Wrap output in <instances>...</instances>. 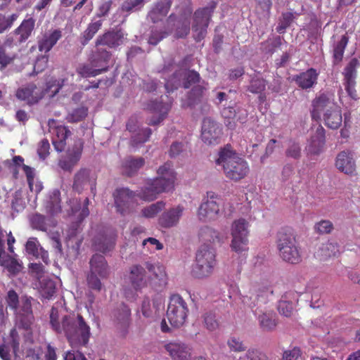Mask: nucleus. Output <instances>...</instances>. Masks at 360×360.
Masks as SVG:
<instances>
[{"mask_svg": "<svg viewBox=\"0 0 360 360\" xmlns=\"http://www.w3.org/2000/svg\"><path fill=\"white\" fill-rule=\"evenodd\" d=\"M278 310L281 314L290 317L292 314L293 304L292 302L281 300L278 302Z\"/></svg>", "mask_w": 360, "mask_h": 360, "instance_id": "nucleus-57", "label": "nucleus"}, {"mask_svg": "<svg viewBox=\"0 0 360 360\" xmlns=\"http://www.w3.org/2000/svg\"><path fill=\"white\" fill-rule=\"evenodd\" d=\"M87 284L91 289L94 290L100 291L102 288V283L98 275L90 271L87 276Z\"/></svg>", "mask_w": 360, "mask_h": 360, "instance_id": "nucleus-60", "label": "nucleus"}, {"mask_svg": "<svg viewBox=\"0 0 360 360\" xmlns=\"http://www.w3.org/2000/svg\"><path fill=\"white\" fill-rule=\"evenodd\" d=\"M217 7V2L212 1L207 6L197 9L193 14L192 30L193 38L200 41L207 34V30L211 20L212 13Z\"/></svg>", "mask_w": 360, "mask_h": 360, "instance_id": "nucleus-7", "label": "nucleus"}, {"mask_svg": "<svg viewBox=\"0 0 360 360\" xmlns=\"http://www.w3.org/2000/svg\"><path fill=\"white\" fill-rule=\"evenodd\" d=\"M165 203L162 201L153 203L141 210L142 215L146 218L154 217L159 212L164 209Z\"/></svg>", "mask_w": 360, "mask_h": 360, "instance_id": "nucleus-55", "label": "nucleus"}, {"mask_svg": "<svg viewBox=\"0 0 360 360\" xmlns=\"http://www.w3.org/2000/svg\"><path fill=\"white\" fill-rule=\"evenodd\" d=\"M164 348L172 360H191L192 349L186 343L180 340H172L165 344ZM193 360H207L202 356Z\"/></svg>", "mask_w": 360, "mask_h": 360, "instance_id": "nucleus-14", "label": "nucleus"}, {"mask_svg": "<svg viewBox=\"0 0 360 360\" xmlns=\"http://www.w3.org/2000/svg\"><path fill=\"white\" fill-rule=\"evenodd\" d=\"M15 96L18 100L25 101L27 105H32L37 103L44 96V93L42 89L34 83H30L24 87L18 89Z\"/></svg>", "mask_w": 360, "mask_h": 360, "instance_id": "nucleus-19", "label": "nucleus"}, {"mask_svg": "<svg viewBox=\"0 0 360 360\" xmlns=\"http://www.w3.org/2000/svg\"><path fill=\"white\" fill-rule=\"evenodd\" d=\"M4 164L15 178L18 177L19 168L20 167L23 168V165H25L24 164V158L20 155H15L11 160H5Z\"/></svg>", "mask_w": 360, "mask_h": 360, "instance_id": "nucleus-47", "label": "nucleus"}, {"mask_svg": "<svg viewBox=\"0 0 360 360\" xmlns=\"http://www.w3.org/2000/svg\"><path fill=\"white\" fill-rule=\"evenodd\" d=\"M325 145L326 130L321 124H319L314 134L311 136L306 150L308 153L317 155L323 152Z\"/></svg>", "mask_w": 360, "mask_h": 360, "instance_id": "nucleus-21", "label": "nucleus"}, {"mask_svg": "<svg viewBox=\"0 0 360 360\" xmlns=\"http://www.w3.org/2000/svg\"><path fill=\"white\" fill-rule=\"evenodd\" d=\"M87 186L93 193L96 191V177L91 174L90 169L81 168L75 174L73 178L72 189L81 193Z\"/></svg>", "mask_w": 360, "mask_h": 360, "instance_id": "nucleus-16", "label": "nucleus"}, {"mask_svg": "<svg viewBox=\"0 0 360 360\" xmlns=\"http://www.w3.org/2000/svg\"><path fill=\"white\" fill-rule=\"evenodd\" d=\"M221 129L218 124L210 117L204 118L202 121L201 139L208 145H215L219 143Z\"/></svg>", "mask_w": 360, "mask_h": 360, "instance_id": "nucleus-17", "label": "nucleus"}, {"mask_svg": "<svg viewBox=\"0 0 360 360\" xmlns=\"http://www.w3.org/2000/svg\"><path fill=\"white\" fill-rule=\"evenodd\" d=\"M301 354L300 349L295 347L292 349H288L283 352L282 360H297Z\"/></svg>", "mask_w": 360, "mask_h": 360, "instance_id": "nucleus-64", "label": "nucleus"}, {"mask_svg": "<svg viewBox=\"0 0 360 360\" xmlns=\"http://www.w3.org/2000/svg\"><path fill=\"white\" fill-rule=\"evenodd\" d=\"M349 37L347 34L342 35L340 39L333 45V63L339 64L343 59L345 48L348 44Z\"/></svg>", "mask_w": 360, "mask_h": 360, "instance_id": "nucleus-36", "label": "nucleus"}, {"mask_svg": "<svg viewBox=\"0 0 360 360\" xmlns=\"http://www.w3.org/2000/svg\"><path fill=\"white\" fill-rule=\"evenodd\" d=\"M111 57V53L104 49H97V50L91 54L89 62L96 68L107 67Z\"/></svg>", "mask_w": 360, "mask_h": 360, "instance_id": "nucleus-35", "label": "nucleus"}, {"mask_svg": "<svg viewBox=\"0 0 360 360\" xmlns=\"http://www.w3.org/2000/svg\"><path fill=\"white\" fill-rule=\"evenodd\" d=\"M205 88L201 85H195L190 91L188 95V105L194 106L199 103L204 94Z\"/></svg>", "mask_w": 360, "mask_h": 360, "instance_id": "nucleus-49", "label": "nucleus"}, {"mask_svg": "<svg viewBox=\"0 0 360 360\" xmlns=\"http://www.w3.org/2000/svg\"><path fill=\"white\" fill-rule=\"evenodd\" d=\"M200 79V74L195 70H179L175 72L172 77L165 83V88L169 92L179 86L184 89L190 88Z\"/></svg>", "mask_w": 360, "mask_h": 360, "instance_id": "nucleus-10", "label": "nucleus"}, {"mask_svg": "<svg viewBox=\"0 0 360 360\" xmlns=\"http://www.w3.org/2000/svg\"><path fill=\"white\" fill-rule=\"evenodd\" d=\"M60 193L58 190L52 192L49 200L46 202V211L51 214H56L61 212Z\"/></svg>", "mask_w": 360, "mask_h": 360, "instance_id": "nucleus-43", "label": "nucleus"}, {"mask_svg": "<svg viewBox=\"0 0 360 360\" xmlns=\"http://www.w3.org/2000/svg\"><path fill=\"white\" fill-rule=\"evenodd\" d=\"M82 152V146H79L75 148H74L72 151L69 150L67 155L59 160V167L64 171L72 172L73 168L79 161Z\"/></svg>", "mask_w": 360, "mask_h": 360, "instance_id": "nucleus-30", "label": "nucleus"}, {"mask_svg": "<svg viewBox=\"0 0 360 360\" xmlns=\"http://www.w3.org/2000/svg\"><path fill=\"white\" fill-rule=\"evenodd\" d=\"M50 144L46 139H42L37 149V153L40 158L44 160L49 154Z\"/></svg>", "mask_w": 360, "mask_h": 360, "instance_id": "nucleus-63", "label": "nucleus"}, {"mask_svg": "<svg viewBox=\"0 0 360 360\" xmlns=\"http://www.w3.org/2000/svg\"><path fill=\"white\" fill-rule=\"evenodd\" d=\"M261 328L264 331L274 330L278 323L276 315L273 313H263L258 316Z\"/></svg>", "mask_w": 360, "mask_h": 360, "instance_id": "nucleus-42", "label": "nucleus"}, {"mask_svg": "<svg viewBox=\"0 0 360 360\" xmlns=\"http://www.w3.org/2000/svg\"><path fill=\"white\" fill-rule=\"evenodd\" d=\"M335 166L342 172L352 174L356 170L353 154L349 150L339 153L336 158Z\"/></svg>", "mask_w": 360, "mask_h": 360, "instance_id": "nucleus-26", "label": "nucleus"}, {"mask_svg": "<svg viewBox=\"0 0 360 360\" xmlns=\"http://www.w3.org/2000/svg\"><path fill=\"white\" fill-rule=\"evenodd\" d=\"M151 134L152 130L148 127L139 129L135 133H132L129 144L134 148L139 147L148 141Z\"/></svg>", "mask_w": 360, "mask_h": 360, "instance_id": "nucleus-39", "label": "nucleus"}, {"mask_svg": "<svg viewBox=\"0 0 360 360\" xmlns=\"http://www.w3.org/2000/svg\"><path fill=\"white\" fill-rule=\"evenodd\" d=\"M216 164L222 167L226 178L234 181L244 179L250 172L248 162L226 145L219 152Z\"/></svg>", "mask_w": 360, "mask_h": 360, "instance_id": "nucleus-4", "label": "nucleus"}, {"mask_svg": "<svg viewBox=\"0 0 360 360\" xmlns=\"http://www.w3.org/2000/svg\"><path fill=\"white\" fill-rule=\"evenodd\" d=\"M112 196L117 212L124 216L133 210L137 194L128 188H119L115 190Z\"/></svg>", "mask_w": 360, "mask_h": 360, "instance_id": "nucleus-11", "label": "nucleus"}, {"mask_svg": "<svg viewBox=\"0 0 360 360\" xmlns=\"http://www.w3.org/2000/svg\"><path fill=\"white\" fill-rule=\"evenodd\" d=\"M160 305H162V303H158L157 300H153V302L151 303L148 297H145L141 304L143 316L146 318L153 317L159 310Z\"/></svg>", "mask_w": 360, "mask_h": 360, "instance_id": "nucleus-44", "label": "nucleus"}, {"mask_svg": "<svg viewBox=\"0 0 360 360\" xmlns=\"http://www.w3.org/2000/svg\"><path fill=\"white\" fill-rule=\"evenodd\" d=\"M145 164V159L142 157L127 158L123 162V168L124 173L131 176L136 174Z\"/></svg>", "mask_w": 360, "mask_h": 360, "instance_id": "nucleus-37", "label": "nucleus"}, {"mask_svg": "<svg viewBox=\"0 0 360 360\" xmlns=\"http://www.w3.org/2000/svg\"><path fill=\"white\" fill-rule=\"evenodd\" d=\"M266 80L262 77L254 76L251 78L247 86V91L252 94H261L266 89Z\"/></svg>", "mask_w": 360, "mask_h": 360, "instance_id": "nucleus-48", "label": "nucleus"}, {"mask_svg": "<svg viewBox=\"0 0 360 360\" xmlns=\"http://www.w3.org/2000/svg\"><path fill=\"white\" fill-rule=\"evenodd\" d=\"M282 39L280 36L273 37L261 43L260 49L266 54H272L281 47Z\"/></svg>", "mask_w": 360, "mask_h": 360, "instance_id": "nucleus-45", "label": "nucleus"}, {"mask_svg": "<svg viewBox=\"0 0 360 360\" xmlns=\"http://www.w3.org/2000/svg\"><path fill=\"white\" fill-rule=\"evenodd\" d=\"M25 249L29 255H32L37 259H41L46 264L49 262L48 252L40 246L36 238H31L27 241Z\"/></svg>", "mask_w": 360, "mask_h": 360, "instance_id": "nucleus-32", "label": "nucleus"}, {"mask_svg": "<svg viewBox=\"0 0 360 360\" xmlns=\"http://www.w3.org/2000/svg\"><path fill=\"white\" fill-rule=\"evenodd\" d=\"M171 108V103H163L158 101H150L146 105V109L151 113L158 114V117L152 116L148 119V125L155 126L162 122L167 117Z\"/></svg>", "mask_w": 360, "mask_h": 360, "instance_id": "nucleus-20", "label": "nucleus"}, {"mask_svg": "<svg viewBox=\"0 0 360 360\" xmlns=\"http://www.w3.org/2000/svg\"><path fill=\"white\" fill-rule=\"evenodd\" d=\"M64 84V79H56L51 78L46 83L45 89H42L44 93V96L47 94L51 98L55 96L59 92Z\"/></svg>", "mask_w": 360, "mask_h": 360, "instance_id": "nucleus-46", "label": "nucleus"}, {"mask_svg": "<svg viewBox=\"0 0 360 360\" xmlns=\"http://www.w3.org/2000/svg\"><path fill=\"white\" fill-rule=\"evenodd\" d=\"M315 229L319 233H329L333 230V225L328 220H322L316 224Z\"/></svg>", "mask_w": 360, "mask_h": 360, "instance_id": "nucleus-62", "label": "nucleus"}, {"mask_svg": "<svg viewBox=\"0 0 360 360\" xmlns=\"http://www.w3.org/2000/svg\"><path fill=\"white\" fill-rule=\"evenodd\" d=\"M108 70V68L107 67L101 68H94V66L91 64V62H89V64H82L77 68V72L84 78L96 77Z\"/></svg>", "mask_w": 360, "mask_h": 360, "instance_id": "nucleus-40", "label": "nucleus"}, {"mask_svg": "<svg viewBox=\"0 0 360 360\" xmlns=\"http://www.w3.org/2000/svg\"><path fill=\"white\" fill-rule=\"evenodd\" d=\"M321 113L324 123L328 128L337 129L340 127L342 122L341 108L333 98L324 94L316 97L312 101V120H321Z\"/></svg>", "mask_w": 360, "mask_h": 360, "instance_id": "nucleus-2", "label": "nucleus"}, {"mask_svg": "<svg viewBox=\"0 0 360 360\" xmlns=\"http://www.w3.org/2000/svg\"><path fill=\"white\" fill-rule=\"evenodd\" d=\"M52 328L59 334H64L72 347L86 346L90 338V327L80 314L65 315L59 321L58 311L52 307L50 313Z\"/></svg>", "mask_w": 360, "mask_h": 360, "instance_id": "nucleus-1", "label": "nucleus"}, {"mask_svg": "<svg viewBox=\"0 0 360 360\" xmlns=\"http://www.w3.org/2000/svg\"><path fill=\"white\" fill-rule=\"evenodd\" d=\"M56 284L52 280H44L41 283V293L44 299L50 300L56 293Z\"/></svg>", "mask_w": 360, "mask_h": 360, "instance_id": "nucleus-53", "label": "nucleus"}, {"mask_svg": "<svg viewBox=\"0 0 360 360\" xmlns=\"http://www.w3.org/2000/svg\"><path fill=\"white\" fill-rule=\"evenodd\" d=\"M285 155L288 158L298 160L301 157V148L299 143H292L285 150Z\"/></svg>", "mask_w": 360, "mask_h": 360, "instance_id": "nucleus-59", "label": "nucleus"}, {"mask_svg": "<svg viewBox=\"0 0 360 360\" xmlns=\"http://www.w3.org/2000/svg\"><path fill=\"white\" fill-rule=\"evenodd\" d=\"M227 345L231 351L233 352H243L246 349L247 347L243 344V341L238 338L231 337L227 342Z\"/></svg>", "mask_w": 360, "mask_h": 360, "instance_id": "nucleus-58", "label": "nucleus"}, {"mask_svg": "<svg viewBox=\"0 0 360 360\" xmlns=\"http://www.w3.org/2000/svg\"><path fill=\"white\" fill-rule=\"evenodd\" d=\"M216 255L213 248L204 244L198 250L195 257V264L192 272L197 278H205L210 276L216 266Z\"/></svg>", "mask_w": 360, "mask_h": 360, "instance_id": "nucleus-6", "label": "nucleus"}, {"mask_svg": "<svg viewBox=\"0 0 360 360\" xmlns=\"http://www.w3.org/2000/svg\"><path fill=\"white\" fill-rule=\"evenodd\" d=\"M35 25V20L33 18L25 19L20 25L16 29L15 32L20 36V41H22L29 38Z\"/></svg>", "mask_w": 360, "mask_h": 360, "instance_id": "nucleus-41", "label": "nucleus"}, {"mask_svg": "<svg viewBox=\"0 0 360 360\" xmlns=\"http://www.w3.org/2000/svg\"><path fill=\"white\" fill-rule=\"evenodd\" d=\"M49 132L52 134V143L55 149L61 152L66 146V139L71 134V131L65 126L59 124L58 121L50 119L48 121Z\"/></svg>", "mask_w": 360, "mask_h": 360, "instance_id": "nucleus-15", "label": "nucleus"}, {"mask_svg": "<svg viewBox=\"0 0 360 360\" xmlns=\"http://www.w3.org/2000/svg\"><path fill=\"white\" fill-rule=\"evenodd\" d=\"M172 4V0H158L148 12V18L153 23L161 22L167 15Z\"/></svg>", "mask_w": 360, "mask_h": 360, "instance_id": "nucleus-24", "label": "nucleus"}, {"mask_svg": "<svg viewBox=\"0 0 360 360\" xmlns=\"http://www.w3.org/2000/svg\"><path fill=\"white\" fill-rule=\"evenodd\" d=\"M277 246L283 259L291 264L301 261V255L296 244L295 237L288 229H281L278 233Z\"/></svg>", "mask_w": 360, "mask_h": 360, "instance_id": "nucleus-5", "label": "nucleus"}, {"mask_svg": "<svg viewBox=\"0 0 360 360\" xmlns=\"http://www.w3.org/2000/svg\"><path fill=\"white\" fill-rule=\"evenodd\" d=\"M219 198L213 192H207V199L203 201L198 212L199 219L203 221L216 219L219 214Z\"/></svg>", "mask_w": 360, "mask_h": 360, "instance_id": "nucleus-13", "label": "nucleus"}, {"mask_svg": "<svg viewBox=\"0 0 360 360\" xmlns=\"http://www.w3.org/2000/svg\"><path fill=\"white\" fill-rule=\"evenodd\" d=\"M31 226L33 229L41 231H46L48 229V223L47 219L45 216L41 214H34L30 218Z\"/></svg>", "mask_w": 360, "mask_h": 360, "instance_id": "nucleus-52", "label": "nucleus"}, {"mask_svg": "<svg viewBox=\"0 0 360 360\" xmlns=\"http://www.w3.org/2000/svg\"><path fill=\"white\" fill-rule=\"evenodd\" d=\"M129 279L132 287L136 290L146 287L148 283L146 269L139 264H135L130 267Z\"/></svg>", "mask_w": 360, "mask_h": 360, "instance_id": "nucleus-25", "label": "nucleus"}, {"mask_svg": "<svg viewBox=\"0 0 360 360\" xmlns=\"http://www.w3.org/2000/svg\"><path fill=\"white\" fill-rule=\"evenodd\" d=\"M88 115V108L81 106L73 109L67 116V120L69 122H79L85 119Z\"/></svg>", "mask_w": 360, "mask_h": 360, "instance_id": "nucleus-51", "label": "nucleus"}, {"mask_svg": "<svg viewBox=\"0 0 360 360\" xmlns=\"http://www.w3.org/2000/svg\"><path fill=\"white\" fill-rule=\"evenodd\" d=\"M319 73L314 68H309L307 71L295 75L294 80L299 87L302 89L311 88L316 84Z\"/></svg>", "mask_w": 360, "mask_h": 360, "instance_id": "nucleus-29", "label": "nucleus"}, {"mask_svg": "<svg viewBox=\"0 0 360 360\" xmlns=\"http://www.w3.org/2000/svg\"><path fill=\"white\" fill-rule=\"evenodd\" d=\"M8 305L13 309L17 310L19 304V297L16 292L13 290H10L6 298Z\"/></svg>", "mask_w": 360, "mask_h": 360, "instance_id": "nucleus-61", "label": "nucleus"}, {"mask_svg": "<svg viewBox=\"0 0 360 360\" xmlns=\"http://www.w3.org/2000/svg\"><path fill=\"white\" fill-rule=\"evenodd\" d=\"M359 65L358 60L355 58L351 59L344 69V85L348 95L354 100L358 98L356 86V67Z\"/></svg>", "mask_w": 360, "mask_h": 360, "instance_id": "nucleus-18", "label": "nucleus"}, {"mask_svg": "<svg viewBox=\"0 0 360 360\" xmlns=\"http://www.w3.org/2000/svg\"><path fill=\"white\" fill-rule=\"evenodd\" d=\"M33 298L31 297L23 296L21 297V304L18 312L19 316L21 317L20 321L25 322V325H30L33 319L32 301Z\"/></svg>", "mask_w": 360, "mask_h": 360, "instance_id": "nucleus-34", "label": "nucleus"}, {"mask_svg": "<svg viewBox=\"0 0 360 360\" xmlns=\"http://www.w3.org/2000/svg\"><path fill=\"white\" fill-rule=\"evenodd\" d=\"M124 34L122 30L108 31L99 35L95 42L96 46H106L109 48H116L123 43Z\"/></svg>", "mask_w": 360, "mask_h": 360, "instance_id": "nucleus-23", "label": "nucleus"}, {"mask_svg": "<svg viewBox=\"0 0 360 360\" xmlns=\"http://www.w3.org/2000/svg\"><path fill=\"white\" fill-rule=\"evenodd\" d=\"M131 309L126 304L122 302L112 311L111 319L117 333L125 337L131 325Z\"/></svg>", "mask_w": 360, "mask_h": 360, "instance_id": "nucleus-12", "label": "nucleus"}, {"mask_svg": "<svg viewBox=\"0 0 360 360\" xmlns=\"http://www.w3.org/2000/svg\"><path fill=\"white\" fill-rule=\"evenodd\" d=\"M90 272L97 274L101 278H107L110 274V268L105 258L99 254L92 256L89 262Z\"/></svg>", "mask_w": 360, "mask_h": 360, "instance_id": "nucleus-27", "label": "nucleus"}, {"mask_svg": "<svg viewBox=\"0 0 360 360\" xmlns=\"http://www.w3.org/2000/svg\"><path fill=\"white\" fill-rule=\"evenodd\" d=\"M199 237L205 242L215 243L219 240V233L209 226H205L200 229Z\"/></svg>", "mask_w": 360, "mask_h": 360, "instance_id": "nucleus-50", "label": "nucleus"}, {"mask_svg": "<svg viewBox=\"0 0 360 360\" xmlns=\"http://www.w3.org/2000/svg\"><path fill=\"white\" fill-rule=\"evenodd\" d=\"M112 4V0L102 1L97 8L96 18H101L108 15Z\"/></svg>", "mask_w": 360, "mask_h": 360, "instance_id": "nucleus-56", "label": "nucleus"}, {"mask_svg": "<svg viewBox=\"0 0 360 360\" xmlns=\"http://www.w3.org/2000/svg\"><path fill=\"white\" fill-rule=\"evenodd\" d=\"M146 267L150 274V276H148V282L153 281L155 285H158L166 283V272L163 266L147 262Z\"/></svg>", "mask_w": 360, "mask_h": 360, "instance_id": "nucleus-33", "label": "nucleus"}, {"mask_svg": "<svg viewBox=\"0 0 360 360\" xmlns=\"http://www.w3.org/2000/svg\"><path fill=\"white\" fill-rule=\"evenodd\" d=\"M103 20L101 19L97 20H91L87 25L86 30L83 32L81 36V44L83 46L86 45L89 41L94 38L95 34L100 30L103 26Z\"/></svg>", "mask_w": 360, "mask_h": 360, "instance_id": "nucleus-38", "label": "nucleus"}, {"mask_svg": "<svg viewBox=\"0 0 360 360\" xmlns=\"http://www.w3.org/2000/svg\"><path fill=\"white\" fill-rule=\"evenodd\" d=\"M186 302L178 294L169 297L167 310V317L174 328L181 327L186 322L188 314Z\"/></svg>", "mask_w": 360, "mask_h": 360, "instance_id": "nucleus-8", "label": "nucleus"}, {"mask_svg": "<svg viewBox=\"0 0 360 360\" xmlns=\"http://www.w3.org/2000/svg\"><path fill=\"white\" fill-rule=\"evenodd\" d=\"M202 318L203 325L208 330L213 331L219 328V322L214 313L212 311L205 312Z\"/></svg>", "mask_w": 360, "mask_h": 360, "instance_id": "nucleus-54", "label": "nucleus"}, {"mask_svg": "<svg viewBox=\"0 0 360 360\" xmlns=\"http://www.w3.org/2000/svg\"><path fill=\"white\" fill-rule=\"evenodd\" d=\"M184 211L182 206H177L176 207L172 208L167 212L162 214L158 219L160 226L163 228H171L175 226L179 221Z\"/></svg>", "mask_w": 360, "mask_h": 360, "instance_id": "nucleus-28", "label": "nucleus"}, {"mask_svg": "<svg viewBox=\"0 0 360 360\" xmlns=\"http://www.w3.org/2000/svg\"><path fill=\"white\" fill-rule=\"evenodd\" d=\"M115 238L116 235L114 233L110 235L99 234L95 237L93 246L95 250L105 253L114 248Z\"/></svg>", "mask_w": 360, "mask_h": 360, "instance_id": "nucleus-31", "label": "nucleus"}, {"mask_svg": "<svg viewBox=\"0 0 360 360\" xmlns=\"http://www.w3.org/2000/svg\"><path fill=\"white\" fill-rule=\"evenodd\" d=\"M248 222L244 219L235 220L231 226V249L242 254L248 250Z\"/></svg>", "mask_w": 360, "mask_h": 360, "instance_id": "nucleus-9", "label": "nucleus"}, {"mask_svg": "<svg viewBox=\"0 0 360 360\" xmlns=\"http://www.w3.org/2000/svg\"><path fill=\"white\" fill-rule=\"evenodd\" d=\"M158 177L150 179L141 191L136 193L137 197L145 200H154L157 195L162 192H168L174 187L176 174L169 162H166L158 170Z\"/></svg>", "mask_w": 360, "mask_h": 360, "instance_id": "nucleus-3", "label": "nucleus"}, {"mask_svg": "<svg viewBox=\"0 0 360 360\" xmlns=\"http://www.w3.org/2000/svg\"><path fill=\"white\" fill-rule=\"evenodd\" d=\"M62 36V31L60 29H51L44 32L37 41L39 51L45 53L49 52Z\"/></svg>", "mask_w": 360, "mask_h": 360, "instance_id": "nucleus-22", "label": "nucleus"}]
</instances>
